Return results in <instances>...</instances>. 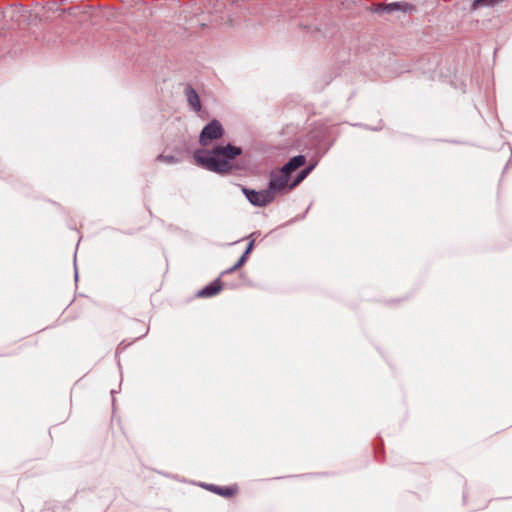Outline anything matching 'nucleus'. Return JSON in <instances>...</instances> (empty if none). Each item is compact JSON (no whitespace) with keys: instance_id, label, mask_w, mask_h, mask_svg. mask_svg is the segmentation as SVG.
<instances>
[{"instance_id":"obj_11","label":"nucleus","mask_w":512,"mask_h":512,"mask_svg":"<svg viewBox=\"0 0 512 512\" xmlns=\"http://www.w3.org/2000/svg\"><path fill=\"white\" fill-rule=\"evenodd\" d=\"M158 159L164 160V161H167V162H170V163L175 162V159H174L173 156H163V155H160L158 157Z\"/></svg>"},{"instance_id":"obj_3","label":"nucleus","mask_w":512,"mask_h":512,"mask_svg":"<svg viewBox=\"0 0 512 512\" xmlns=\"http://www.w3.org/2000/svg\"><path fill=\"white\" fill-rule=\"evenodd\" d=\"M243 193L245 194V196L247 197L251 204L259 207H263L270 204L276 197L273 194V191H271L269 188L261 191L243 188Z\"/></svg>"},{"instance_id":"obj_1","label":"nucleus","mask_w":512,"mask_h":512,"mask_svg":"<svg viewBox=\"0 0 512 512\" xmlns=\"http://www.w3.org/2000/svg\"><path fill=\"white\" fill-rule=\"evenodd\" d=\"M305 162V157L303 155H298L291 158L281 169L271 172L268 188L273 191L275 196L279 193L295 188L309 175L313 166L303 169L293 180L291 179V174L299 167L303 166Z\"/></svg>"},{"instance_id":"obj_4","label":"nucleus","mask_w":512,"mask_h":512,"mask_svg":"<svg viewBox=\"0 0 512 512\" xmlns=\"http://www.w3.org/2000/svg\"><path fill=\"white\" fill-rule=\"evenodd\" d=\"M222 135V125L217 120H213L203 128L199 141L202 146H207L212 140L219 139Z\"/></svg>"},{"instance_id":"obj_9","label":"nucleus","mask_w":512,"mask_h":512,"mask_svg":"<svg viewBox=\"0 0 512 512\" xmlns=\"http://www.w3.org/2000/svg\"><path fill=\"white\" fill-rule=\"evenodd\" d=\"M502 0H474L472 7L473 9H478L480 7L485 6H494L498 3H500Z\"/></svg>"},{"instance_id":"obj_6","label":"nucleus","mask_w":512,"mask_h":512,"mask_svg":"<svg viewBox=\"0 0 512 512\" xmlns=\"http://www.w3.org/2000/svg\"><path fill=\"white\" fill-rule=\"evenodd\" d=\"M185 95L192 109L199 112L201 110V102L197 92L191 86H188L185 89Z\"/></svg>"},{"instance_id":"obj_7","label":"nucleus","mask_w":512,"mask_h":512,"mask_svg":"<svg viewBox=\"0 0 512 512\" xmlns=\"http://www.w3.org/2000/svg\"><path fill=\"white\" fill-rule=\"evenodd\" d=\"M212 491L216 494L223 496V497H233L238 492V487L236 485L233 486H213Z\"/></svg>"},{"instance_id":"obj_2","label":"nucleus","mask_w":512,"mask_h":512,"mask_svg":"<svg viewBox=\"0 0 512 512\" xmlns=\"http://www.w3.org/2000/svg\"><path fill=\"white\" fill-rule=\"evenodd\" d=\"M241 154L236 146H217L212 151L198 150L194 154L196 163L210 171L226 173L232 168L231 160Z\"/></svg>"},{"instance_id":"obj_10","label":"nucleus","mask_w":512,"mask_h":512,"mask_svg":"<svg viewBox=\"0 0 512 512\" xmlns=\"http://www.w3.org/2000/svg\"><path fill=\"white\" fill-rule=\"evenodd\" d=\"M401 8V4L400 3H390L386 6H384V9L387 10V11H394V10H397V9H400Z\"/></svg>"},{"instance_id":"obj_5","label":"nucleus","mask_w":512,"mask_h":512,"mask_svg":"<svg viewBox=\"0 0 512 512\" xmlns=\"http://www.w3.org/2000/svg\"><path fill=\"white\" fill-rule=\"evenodd\" d=\"M222 290V283L219 279L213 281L196 294L198 298H209L217 295Z\"/></svg>"},{"instance_id":"obj_8","label":"nucleus","mask_w":512,"mask_h":512,"mask_svg":"<svg viewBox=\"0 0 512 512\" xmlns=\"http://www.w3.org/2000/svg\"><path fill=\"white\" fill-rule=\"evenodd\" d=\"M253 245H254V241H250V243L248 244V247L246 248L244 254L240 257V259L234 264V266H232L227 272H233L235 270H237L238 268H240L246 261L247 259V255L252 251L253 249Z\"/></svg>"}]
</instances>
